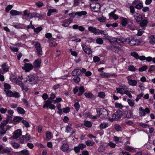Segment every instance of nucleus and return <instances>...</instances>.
<instances>
[{
  "instance_id": "1",
  "label": "nucleus",
  "mask_w": 155,
  "mask_h": 155,
  "mask_svg": "<svg viewBox=\"0 0 155 155\" xmlns=\"http://www.w3.org/2000/svg\"><path fill=\"white\" fill-rule=\"evenodd\" d=\"M97 115L92 116L91 117L93 119H96L99 117L103 119L107 118L108 117V114L107 111L105 109H98L97 110Z\"/></svg>"
},
{
  "instance_id": "2",
  "label": "nucleus",
  "mask_w": 155,
  "mask_h": 155,
  "mask_svg": "<svg viewBox=\"0 0 155 155\" xmlns=\"http://www.w3.org/2000/svg\"><path fill=\"white\" fill-rule=\"evenodd\" d=\"M88 30L96 35L103 34L104 37H106L107 33L106 31L102 30L97 29L96 28L93 26H90L88 28Z\"/></svg>"
},
{
  "instance_id": "3",
  "label": "nucleus",
  "mask_w": 155,
  "mask_h": 155,
  "mask_svg": "<svg viewBox=\"0 0 155 155\" xmlns=\"http://www.w3.org/2000/svg\"><path fill=\"white\" fill-rule=\"evenodd\" d=\"M126 42L131 46L137 45L140 43V42L138 40L132 37L127 38Z\"/></svg>"
},
{
  "instance_id": "4",
  "label": "nucleus",
  "mask_w": 155,
  "mask_h": 155,
  "mask_svg": "<svg viewBox=\"0 0 155 155\" xmlns=\"http://www.w3.org/2000/svg\"><path fill=\"white\" fill-rule=\"evenodd\" d=\"M109 40L110 43H114L116 45L118 46L122 45L124 41V39L115 38H112Z\"/></svg>"
},
{
  "instance_id": "5",
  "label": "nucleus",
  "mask_w": 155,
  "mask_h": 155,
  "mask_svg": "<svg viewBox=\"0 0 155 155\" xmlns=\"http://www.w3.org/2000/svg\"><path fill=\"white\" fill-rule=\"evenodd\" d=\"M122 116V112L120 111H117L112 115L111 118L109 117L108 119L111 121L118 120L121 118Z\"/></svg>"
},
{
  "instance_id": "6",
  "label": "nucleus",
  "mask_w": 155,
  "mask_h": 155,
  "mask_svg": "<svg viewBox=\"0 0 155 155\" xmlns=\"http://www.w3.org/2000/svg\"><path fill=\"white\" fill-rule=\"evenodd\" d=\"M45 104L43 105V108H45L49 107L51 109H54L55 108V106L53 104H51L52 103V100L48 99L47 101H44Z\"/></svg>"
},
{
  "instance_id": "7",
  "label": "nucleus",
  "mask_w": 155,
  "mask_h": 155,
  "mask_svg": "<svg viewBox=\"0 0 155 155\" xmlns=\"http://www.w3.org/2000/svg\"><path fill=\"white\" fill-rule=\"evenodd\" d=\"M150 112V110L148 108H146L144 109L142 107H140L139 108V112L140 116L141 117L144 116L146 113H149Z\"/></svg>"
},
{
  "instance_id": "8",
  "label": "nucleus",
  "mask_w": 155,
  "mask_h": 155,
  "mask_svg": "<svg viewBox=\"0 0 155 155\" xmlns=\"http://www.w3.org/2000/svg\"><path fill=\"white\" fill-rule=\"evenodd\" d=\"M107 48L113 52L120 54L122 51L121 49L117 45H110L107 46Z\"/></svg>"
},
{
  "instance_id": "9",
  "label": "nucleus",
  "mask_w": 155,
  "mask_h": 155,
  "mask_svg": "<svg viewBox=\"0 0 155 155\" xmlns=\"http://www.w3.org/2000/svg\"><path fill=\"white\" fill-rule=\"evenodd\" d=\"M27 81L31 84H35L36 83V78L33 75H30L26 77V80L25 81L26 82Z\"/></svg>"
},
{
  "instance_id": "10",
  "label": "nucleus",
  "mask_w": 155,
  "mask_h": 155,
  "mask_svg": "<svg viewBox=\"0 0 155 155\" xmlns=\"http://www.w3.org/2000/svg\"><path fill=\"white\" fill-rule=\"evenodd\" d=\"M35 48L37 51V53L38 56H41L42 55L43 52L42 48L40 44L38 42H37L35 45Z\"/></svg>"
},
{
  "instance_id": "11",
  "label": "nucleus",
  "mask_w": 155,
  "mask_h": 155,
  "mask_svg": "<svg viewBox=\"0 0 155 155\" xmlns=\"http://www.w3.org/2000/svg\"><path fill=\"white\" fill-rule=\"evenodd\" d=\"M33 68V66L32 64L29 63H25V66L23 67L22 68L25 70L26 72H29Z\"/></svg>"
},
{
  "instance_id": "12",
  "label": "nucleus",
  "mask_w": 155,
  "mask_h": 155,
  "mask_svg": "<svg viewBox=\"0 0 155 155\" xmlns=\"http://www.w3.org/2000/svg\"><path fill=\"white\" fill-rule=\"evenodd\" d=\"M82 48L84 52L88 54H92V51L91 48L88 47L87 46L82 45Z\"/></svg>"
},
{
  "instance_id": "13",
  "label": "nucleus",
  "mask_w": 155,
  "mask_h": 155,
  "mask_svg": "<svg viewBox=\"0 0 155 155\" xmlns=\"http://www.w3.org/2000/svg\"><path fill=\"white\" fill-rule=\"evenodd\" d=\"M21 135V130L18 129L15 131L13 133V135L11 137L16 139L19 137Z\"/></svg>"
},
{
  "instance_id": "14",
  "label": "nucleus",
  "mask_w": 155,
  "mask_h": 155,
  "mask_svg": "<svg viewBox=\"0 0 155 155\" xmlns=\"http://www.w3.org/2000/svg\"><path fill=\"white\" fill-rule=\"evenodd\" d=\"M126 78L127 79L128 83L130 85L132 86H135L137 84V81L135 80H132L129 78L128 77H127Z\"/></svg>"
},
{
  "instance_id": "15",
  "label": "nucleus",
  "mask_w": 155,
  "mask_h": 155,
  "mask_svg": "<svg viewBox=\"0 0 155 155\" xmlns=\"http://www.w3.org/2000/svg\"><path fill=\"white\" fill-rule=\"evenodd\" d=\"M72 20L71 18H68L64 20L62 22V25L64 27H67L72 22Z\"/></svg>"
},
{
  "instance_id": "16",
  "label": "nucleus",
  "mask_w": 155,
  "mask_h": 155,
  "mask_svg": "<svg viewBox=\"0 0 155 155\" xmlns=\"http://www.w3.org/2000/svg\"><path fill=\"white\" fill-rule=\"evenodd\" d=\"M135 19L137 22L140 21L142 20V16L139 13H135L134 15Z\"/></svg>"
},
{
  "instance_id": "17",
  "label": "nucleus",
  "mask_w": 155,
  "mask_h": 155,
  "mask_svg": "<svg viewBox=\"0 0 155 155\" xmlns=\"http://www.w3.org/2000/svg\"><path fill=\"white\" fill-rule=\"evenodd\" d=\"M31 13H28L27 10H25L24 12L23 19L27 20L28 19H31Z\"/></svg>"
},
{
  "instance_id": "18",
  "label": "nucleus",
  "mask_w": 155,
  "mask_h": 155,
  "mask_svg": "<svg viewBox=\"0 0 155 155\" xmlns=\"http://www.w3.org/2000/svg\"><path fill=\"white\" fill-rule=\"evenodd\" d=\"M41 60L38 59L34 61L33 63L34 68H37L40 67L41 63Z\"/></svg>"
},
{
  "instance_id": "19",
  "label": "nucleus",
  "mask_w": 155,
  "mask_h": 155,
  "mask_svg": "<svg viewBox=\"0 0 155 155\" xmlns=\"http://www.w3.org/2000/svg\"><path fill=\"white\" fill-rule=\"evenodd\" d=\"M6 153L8 155H11L12 153V152L11 151V149L8 148L3 149L2 150V154Z\"/></svg>"
},
{
  "instance_id": "20",
  "label": "nucleus",
  "mask_w": 155,
  "mask_h": 155,
  "mask_svg": "<svg viewBox=\"0 0 155 155\" xmlns=\"http://www.w3.org/2000/svg\"><path fill=\"white\" fill-rule=\"evenodd\" d=\"M69 145L67 143H64L62 145L61 149L63 152H65L67 151L69 149Z\"/></svg>"
},
{
  "instance_id": "21",
  "label": "nucleus",
  "mask_w": 155,
  "mask_h": 155,
  "mask_svg": "<svg viewBox=\"0 0 155 155\" xmlns=\"http://www.w3.org/2000/svg\"><path fill=\"white\" fill-rule=\"evenodd\" d=\"M101 6L99 3L96 4L95 6H94L92 7L93 8V11L94 12H98L100 11Z\"/></svg>"
},
{
  "instance_id": "22",
  "label": "nucleus",
  "mask_w": 155,
  "mask_h": 155,
  "mask_svg": "<svg viewBox=\"0 0 155 155\" xmlns=\"http://www.w3.org/2000/svg\"><path fill=\"white\" fill-rule=\"evenodd\" d=\"M128 23L129 24L128 26V28L132 31L134 30L135 29V28L133 26L134 23L133 21L128 19Z\"/></svg>"
},
{
  "instance_id": "23",
  "label": "nucleus",
  "mask_w": 155,
  "mask_h": 155,
  "mask_svg": "<svg viewBox=\"0 0 155 155\" xmlns=\"http://www.w3.org/2000/svg\"><path fill=\"white\" fill-rule=\"evenodd\" d=\"M81 74V72L79 69H74L72 72L71 74L73 76L79 75Z\"/></svg>"
},
{
  "instance_id": "24",
  "label": "nucleus",
  "mask_w": 155,
  "mask_h": 155,
  "mask_svg": "<svg viewBox=\"0 0 155 155\" xmlns=\"http://www.w3.org/2000/svg\"><path fill=\"white\" fill-rule=\"evenodd\" d=\"M10 14L12 15H17L21 14V13L15 10H12L10 12Z\"/></svg>"
},
{
  "instance_id": "25",
  "label": "nucleus",
  "mask_w": 155,
  "mask_h": 155,
  "mask_svg": "<svg viewBox=\"0 0 155 155\" xmlns=\"http://www.w3.org/2000/svg\"><path fill=\"white\" fill-rule=\"evenodd\" d=\"M128 20H127V19L124 18H122L121 21V25L123 26H126L128 23Z\"/></svg>"
},
{
  "instance_id": "26",
  "label": "nucleus",
  "mask_w": 155,
  "mask_h": 155,
  "mask_svg": "<svg viewBox=\"0 0 155 155\" xmlns=\"http://www.w3.org/2000/svg\"><path fill=\"white\" fill-rule=\"evenodd\" d=\"M116 90L117 93H120L121 94H124L125 91L124 88L120 87L116 88Z\"/></svg>"
},
{
  "instance_id": "27",
  "label": "nucleus",
  "mask_w": 155,
  "mask_h": 155,
  "mask_svg": "<svg viewBox=\"0 0 155 155\" xmlns=\"http://www.w3.org/2000/svg\"><path fill=\"white\" fill-rule=\"evenodd\" d=\"M148 21L146 19L143 20L140 23V26L141 27H145L146 26L147 24L148 23Z\"/></svg>"
},
{
  "instance_id": "28",
  "label": "nucleus",
  "mask_w": 155,
  "mask_h": 155,
  "mask_svg": "<svg viewBox=\"0 0 155 155\" xmlns=\"http://www.w3.org/2000/svg\"><path fill=\"white\" fill-rule=\"evenodd\" d=\"M94 143V141L90 140H88L85 142V143L87 146H92Z\"/></svg>"
},
{
  "instance_id": "29",
  "label": "nucleus",
  "mask_w": 155,
  "mask_h": 155,
  "mask_svg": "<svg viewBox=\"0 0 155 155\" xmlns=\"http://www.w3.org/2000/svg\"><path fill=\"white\" fill-rule=\"evenodd\" d=\"M57 12V10L56 9H50L48 10V12L47 15L48 16H50L51 13L56 12Z\"/></svg>"
},
{
  "instance_id": "30",
  "label": "nucleus",
  "mask_w": 155,
  "mask_h": 155,
  "mask_svg": "<svg viewBox=\"0 0 155 155\" xmlns=\"http://www.w3.org/2000/svg\"><path fill=\"white\" fill-rule=\"evenodd\" d=\"M114 140L116 143H122V138L121 137H117L116 136H114Z\"/></svg>"
},
{
  "instance_id": "31",
  "label": "nucleus",
  "mask_w": 155,
  "mask_h": 155,
  "mask_svg": "<svg viewBox=\"0 0 155 155\" xmlns=\"http://www.w3.org/2000/svg\"><path fill=\"white\" fill-rule=\"evenodd\" d=\"M55 39L53 38H51L49 39L48 42H49L50 43V45L51 46H54L55 47L56 45V44L55 42H52L53 40H54Z\"/></svg>"
},
{
  "instance_id": "32",
  "label": "nucleus",
  "mask_w": 155,
  "mask_h": 155,
  "mask_svg": "<svg viewBox=\"0 0 155 155\" xmlns=\"http://www.w3.org/2000/svg\"><path fill=\"white\" fill-rule=\"evenodd\" d=\"M79 92L78 94V95L80 96L84 92V89L83 86H81L79 88H78Z\"/></svg>"
},
{
  "instance_id": "33",
  "label": "nucleus",
  "mask_w": 155,
  "mask_h": 155,
  "mask_svg": "<svg viewBox=\"0 0 155 155\" xmlns=\"http://www.w3.org/2000/svg\"><path fill=\"white\" fill-rule=\"evenodd\" d=\"M100 129L101 130L104 129L108 126V124L107 123H101L100 125Z\"/></svg>"
},
{
  "instance_id": "34",
  "label": "nucleus",
  "mask_w": 155,
  "mask_h": 155,
  "mask_svg": "<svg viewBox=\"0 0 155 155\" xmlns=\"http://www.w3.org/2000/svg\"><path fill=\"white\" fill-rule=\"evenodd\" d=\"M17 110L18 113L21 114H24L25 113V111L24 109L21 107H18L17 108Z\"/></svg>"
},
{
  "instance_id": "35",
  "label": "nucleus",
  "mask_w": 155,
  "mask_h": 155,
  "mask_svg": "<svg viewBox=\"0 0 155 155\" xmlns=\"http://www.w3.org/2000/svg\"><path fill=\"white\" fill-rule=\"evenodd\" d=\"M2 67L3 70L5 72H7L8 71L9 68L7 67V63H4L2 65Z\"/></svg>"
},
{
  "instance_id": "36",
  "label": "nucleus",
  "mask_w": 155,
  "mask_h": 155,
  "mask_svg": "<svg viewBox=\"0 0 155 155\" xmlns=\"http://www.w3.org/2000/svg\"><path fill=\"white\" fill-rule=\"evenodd\" d=\"M87 14V12L85 11L78 12L75 13V14L78 15L79 16H81L82 15H85Z\"/></svg>"
},
{
  "instance_id": "37",
  "label": "nucleus",
  "mask_w": 155,
  "mask_h": 155,
  "mask_svg": "<svg viewBox=\"0 0 155 155\" xmlns=\"http://www.w3.org/2000/svg\"><path fill=\"white\" fill-rule=\"evenodd\" d=\"M23 118L22 117L16 116L14 118L13 120L15 122H18L20 121Z\"/></svg>"
},
{
  "instance_id": "38",
  "label": "nucleus",
  "mask_w": 155,
  "mask_h": 155,
  "mask_svg": "<svg viewBox=\"0 0 155 155\" xmlns=\"http://www.w3.org/2000/svg\"><path fill=\"white\" fill-rule=\"evenodd\" d=\"M100 75L101 78H108L110 76V74L106 73H104L101 74H100Z\"/></svg>"
},
{
  "instance_id": "39",
  "label": "nucleus",
  "mask_w": 155,
  "mask_h": 155,
  "mask_svg": "<svg viewBox=\"0 0 155 155\" xmlns=\"http://www.w3.org/2000/svg\"><path fill=\"white\" fill-rule=\"evenodd\" d=\"M4 91L5 92V91H8L9 89H11V87L10 85L7 83L5 84H4Z\"/></svg>"
},
{
  "instance_id": "40",
  "label": "nucleus",
  "mask_w": 155,
  "mask_h": 155,
  "mask_svg": "<svg viewBox=\"0 0 155 155\" xmlns=\"http://www.w3.org/2000/svg\"><path fill=\"white\" fill-rule=\"evenodd\" d=\"M10 79L13 82H15L18 79L16 76L13 74H11L10 76Z\"/></svg>"
},
{
  "instance_id": "41",
  "label": "nucleus",
  "mask_w": 155,
  "mask_h": 155,
  "mask_svg": "<svg viewBox=\"0 0 155 155\" xmlns=\"http://www.w3.org/2000/svg\"><path fill=\"white\" fill-rule=\"evenodd\" d=\"M30 136L27 134L25 136H23L22 137V139L25 140V141H27L30 140Z\"/></svg>"
},
{
  "instance_id": "42",
  "label": "nucleus",
  "mask_w": 155,
  "mask_h": 155,
  "mask_svg": "<svg viewBox=\"0 0 155 155\" xmlns=\"http://www.w3.org/2000/svg\"><path fill=\"white\" fill-rule=\"evenodd\" d=\"M84 124L86 127H90L92 125L91 122L88 121H84Z\"/></svg>"
},
{
  "instance_id": "43",
  "label": "nucleus",
  "mask_w": 155,
  "mask_h": 155,
  "mask_svg": "<svg viewBox=\"0 0 155 155\" xmlns=\"http://www.w3.org/2000/svg\"><path fill=\"white\" fill-rule=\"evenodd\" d=\"M143 7L142 2H140L135 6V8L137 9L140 10Z\"/></svg>"
},
{
  "instance_id": "44",
  "label": "nucleus",
  "mask_w": 155,
  "mask_h": 155,
  "mask_svg": "<svg viewBox=\"0 0 155 155\" xmlns=\"http://www.w3.org/2000/svg\"><path fill=\"white\" fill-rule=\"evenodd\" d=\"M5 92L6 93L7 96L12 97L13 93L12 91L8 90V91H5Z\"/></svg>"
},
{
  "instance_id": "45",
  "label": "nucleus",
  "mask_w": 155,
  "mask_h": 155,
  "mask_svg": "<svg viewBox=\"0 0 155 155\" xmlns=\"http://www.w3.org/2000/svg\"><path fill=\"white\" fill-rule=\"evenodd\" d=\"M118 24L117 23H114L112 24H107L106 25V26L107 27H116L117 26Z\"/></svg>"
},
{
  "instance_id": "46",
  "label": "nucleus",
  "mask_w": 155,
  "mask_h": 155,
  "mask_svg": "<svg viewBox=\"0 0 155 155\" xmlns=\"http://www.w3.org/2000/svg\"><path fill=\"white\" fill-rule=\"evenodd\" d=\"M130 55L131 56L134 57L137 59H138L139 58V56L136 52H132Z\"/></svg>"
},
{
  "instance_id": "47",
  "label": "nucleus",
  "mask_w": 155,
  "mask_h": 155,
  "mask_svg": "<svg viewBox=\"0 0 155 155\" xmlns=\"http://www.w3.org/2000/svg\"><path fill=\"white\" fill-rule=\"evenodd\" d=\"M85 96L87 98H92L94 96L93 94L91 93H85L84 94Z\"/></svg>"
},
{
  "instance_id": "48",
  "label": "nucleus",
  "mask_w": 155,
  "mask_h": 155,
  "mask_svg": "<svg viewBox=\"0 0 155 155\" xmlns=\"http://www.w3.org/2000/svg\"><path fill=\"white\" fill-rule=\"evenodd\" d=\"M148 68V67L146 65H144L139 69V71L140 72L145 71Z\"/></svg>"
},
{
  "instance_id": "49",
  "label": "nucleus",
  "mask_w": 155,
  "mask_h": 155,
  "mask_svg": "<svg viewBox=\"0 0 155 155\" xmlns=\"http://www.w3.org/2000/svg\"><path fill=\"white\" fill-rule=\"evenodd\" d=\"M134 8H135V7H134L133 5H130L129 6L130 12L132 15L135 14V10Z\"/></svg>"
},
{
  "instance_id": "50",
  "label": "nucleus",
  "mask_w": 155,
  "mask_h": 155,
  "mask_svg": "<svg viewBox=\"0 0 155 155\" xmlns=\"http://www.w3.org/2000/svg\"><path fill=\"white\" fill-rule=\"evenodd\" d=\"M105 96V94L103 92H99L98 93V96L101 98H103Z\"/></svg>"
},
{
  "instance_id": "51",
  "label": "nucleus",
  "mask_w": 155,
  "mask_h": 155,
  "mask_svg": "<svg viewBox=\"0 0 155 155\" xmlns=\"http://www.w3.org/2000/svg\"><path fill=\"white\" fill-rule=\"evenodd\" d=\"M11 144L12 146L15 148L17 149L20 147V144H18V143L15 142L11 143Z\"/></svg>"
},
{
  "instance_id": "52",
  "label": "nucleus",
  "mask_w": 155,
  "mask_h": 155,
  "mask_svg": "<svg viewBox=\"0 0 155 155\" xmlns=\"http://www.w3.org/2000/svg\"><path fill=\"white\" fill-rule=\"evenodd\" d=\"M7 129L5 130L4 127H0V133L2 134H4L6 133Z\"/></svg>"
},
{
  "instance_id": "53",
  "label": "nucleus",
  "mask_w": 155,
  "mask_h": 155,
  "mask_svg": "<svg viewBox=\"0 0 155 155\" xmlns=\"http://www.w3.org/2000/svg\"><path fill=\"white\" fill-rule=\"evenodd\" d=\"M144 28H143L142 29H140L138 31L137 35L138 36H141L142 35L143 33L144 32Z\"/></svg>"
},
{
  "instance_id": "54",
  "label": "nucleus",
  "mask_w": 155,
  "mask_h": 155,
  "mask_svg": "<svg viewBox=\"0 0 155 155\" xmlns=\"http://www.w3.org/2000/svg\"><path fill=\"white\" fill-rule=\"evenodd\" d=\"M22 122L26 127L28 128L30 127V124L27 121L23 120L22 121Z\"/></svg>"
},
{
  "instance_id": "55",
  "label": "nucleus",
  "mask_w": 155,
  "mask_h": 155,
  "mask_svg": "<svg viewBox=\"0 0 155 155\" xmlns=\"http://www.w3.org/2000/svg\"><path fill=\"white\" fill-rule=\"evenodd\" d=\"M42 29V28L41 27H38L37 28H35L34 29V32L37 33H39Z\"/></svg>"
},
{
  "instance_id": "56",
  "label": "nucleus",
  "mask_w": 155,
  "mask_h": 155,
  "mask_svg": "<svg viewBox=\"0 0 155 155\" xmlns=\"http://www.w3.org/2000/svg\"><path fill=\"white\" fill-rule=\"evenodd\" d=\"M124 149L130 152H132V151L134 150V148L130 147L129 146H126L124 147Z\"/></svg>"
},
{
  "instance_id": "57",
  "label": "nucleus",
  "mask_w": 155,
  "mask_h": 155,
  "mask_svg": "<svg viewBox=\"0 0 155 155\" xmlns=\"http://www.w3.org/2000/svg\"><path fill=\"white\" fill-rule=\"evenodd\" d=\"M98 19L100 22H104L106 20V18L103 16H102L99 17Z\"/></svg>"
},
{
  "instance_id": "58",
  "label": "nucleus",
  "mask_w": 155,
  "mask_h": 155,
  "mask_svg": "<svg viewBox=\"0 0 155 155\" xmlns=\"http://www.w3.org/2000/svg\"><path fill=\"white\" fill-rule=\"evenodd\" d=\"M35 4L38 8H40L44 5L43 3L41 1L36 2Z\"/></svg>"
},
{
  "instance_id": "59",
  "label": "nucleus",
  "mask_w": 155,
  "mask_h": 155,
  "mask_svg": "<svg viewBox=\"0 0 155 155\" xmlns=\"http://www.w3.org/2000/svg\"><path fill=\"white\" fill-rule=\"evenodd\" d=\"M71 130V125L68 124L66 128V131L67 133L69 132Z\"/></svg>"
},
{
  "instance_id": "60",
  "label": "nucleus",
  "mask_w": 155,
  "mask_h": 155,
  "mask_svg": "<svg viewBox=\"0 0 155 155\" xmlns=\"http://www.w3.org/2000/svg\"><path fill=\"white\" fill-rule=\"evenodd\" d=\"M128 69L130 71H134L136 70V68L133 65H129L128 66Z\"/></svg>"
},
{
  "instance_id": "61",
  "label": "nucleus",
  "mask_w": 155,
  "mask_h": 155,
  "mask_svg": "<svg viewBox=\"0 0 155 155\" xmlns=\"http://www.w3.org/2000/svg\"><path fill=\"white\" fill-rule=\"evenodd\" d=\"M80 80V78L78 76H76L73 79V81L76 83H78Z\"/></svg>"
},
{
  "instance_id": "62",
  "label": "nucleus",
  "mask_w": 155,
  "mask_h": 155,
  "mask_svg": "<svg viewBox=\"0 0 155 155\" xmlns=\"http://www.w3.org/2000/svg\"><path fill=\"white\" fill-rule=\"evenodd\" d=\"M127 102L129 105L131 107L133 106L134 104V101L132 100L129 99L127 100Z\"/></svg>"
},
{
  "instance_id": "63",
  "label": "nucleus",
  "mask_w": 155,
  "mask_h": 155,
  "mask_svg": "<svg viewBox=\"0 0 155 155\" xmlns=\"http://www.w3.org/2000/svg\"><path fill=\"white\" fill-rule=\"evenodd\" d=\"M63 112L65 113H67L69 112L70 111V108L69 107H67L63 108L62 109Z\"/></svg>"
},
{
  "instance_id": "64",
  "label": "nucleus",
  "mask_w": 155,
  "mask_h": 155,
  "mask_svg": "<svg viewBox=\"0 0 155 155\" xmlns=\"http://www.w3.org/2000/svg\"><path fill=\"white\" fill-rule=\"evenodd\" d=\"M74 107L75 109L78 111L79 109L80 105L78 102H76L74 104Z\"/></svg>"
}]
</instances>
